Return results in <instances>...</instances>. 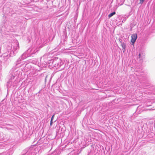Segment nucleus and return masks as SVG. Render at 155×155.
<instances>
[{
    "label": "nucleus",
    "mask_w": 155,
    "mask_h": 155,
    "mask_svg": "<svg viewBox=\"0 0 155 155\" xmlns=\"http://www.w3.org/2000/svg\"><path fill=\"white\" fill-rule=\"evenodd\" d=\"M35 150L31 147L26 148L24 150L21 155H36Z\"/></svg>",
    "instance_id": "nucleus-1"
},
{
    "label": "nucleus",
    "mask_w": 155,
    "mask_h": 155,
    "mask_svg": "<svg viewBox=\"0 0 155 155\" xmlns=\"http://www.w3.org/2000/svg\"><path fill=\"white\" fill-rule=\"evenodd\" d=\"M36 46L32 47L31 48H29L26 52V54H29L27 56H30L31 54H32L35 53L38 51Z\"/></svg>",
    "instance_id": "nucleus-2"
},
{
    "label": "nucleus",
    "mask_w": 155,
    "mask_h": 155,
    "mask_svg": "<svg viewBox=\"0 0 155 155\" xmlns=\"http://www.w3.org/2000/svg\"><path fill=\"white\" fill-rule=\"evenodd\" d=\"M48 67L50 69L52 68H54L55 69V65L56 63H57V61L55 60H51L49 61L48 62Z\"/></svg>",
    "instance_id": "nucleus-3"
},
{
    "label": "nucleus",
    "mask_w": 155,
    "mask_h": 155,
    "mask_svg": "<svg viewBox=\"0 0 155 155\" xmlns=\"http://www.w3.org/2000/svg\"><path fill=\"white\" fill-rule=\"evenodd\" d=\"M57 63L55 65V68L57 69L60 68L63 64V62L60 59H58L56 60Z\"/></svg>",
    "instance_id": "nucleus-4"
},
{
    "label": "nucleus",
    "mask_w": 155,
    "mask_h": 155,
    "mask_svg": "<svg viewBox=\"0 0 155 155\" xmlns=\"http://www.w3.org/2000/svg\"><path fill=\"white\" fill-rule=\"evenodd\" d=\"M137 38V35L136 34H134L132 35L131 36V42L132 43V44H134L136 39Z\"/></svg>",
    "instance_id": "nucleus-5"
},
{
    "label": "nucleus",
    "mask_w": 155,
    "mask_h": 155,
    "mask_svg": "<svg viewBox=\"0 0 155 155\" xmlns=\"http://www.w3.org/2000/svg\"><path fill=\"white\" fill-rule=\"evenodd\" d=\"M120 100L119 99H115L114 100H113L111 103H110V104H114V103L117 104L119 103V101H120Z\"/></svg>",
    "instance_id": "nucleus-6"
},
{
    "label": "nucleus",
    "mask_w": 155,
    "mask_h": 155,
    "mask_svg": "<svg viewBox=\"0 0 155 155\" xmlns=\"http://www.w3.org/2000/svg\"><path fill=\"white\" fill-rule=\"evenodd\" d=\"M121 45L123 48L122 50L123 52H124L126 51V45L125 43L124 42H121Z\"/></svg>",
    "instance_id": "nucleus-7"
},
{
    "label": "nucleus",
    "mask_w": 155,
    "mask_h": 155,
    "mask_svg": "<svg viewBox=\"0 0 155 155\" xmlns=\"http://www.w3.org/2000/svg\"><path fill=\"white\" fill-rule=\"evenodd\" d=\"M14 151L13 149H10L8 152V153L9 155H12V154L13 153Z\"/></svg>",
    "instance_id": "nucleus-8"
},
{
    "label": "nucleus",
    "mask_w": 155,
    "mask_h": 155,
    "mask_svg": "<svg viewBox=\"0 0 155 155\" xmlns=\"http://www.w3.org/2000/svg\"><path fill=\"white\" fill-rule=\"evenodd\" d=\"M116 14V12H114L112 13H110V14H109V15H108V17L109 18H110V17H111L112 16L114 15L115 14Z\"/></svg>",
    "instance_id": "nucleus-9"
},
{
    "label": "nucleus",
    "mask_w": 155,
    "mask_h": 155,
    "mask_svg": "<svg viewBox=\"0 0 155 155\" xmlns=\"http://www.w3.org/2000/svg\"><path fill=\"white\" fill-rule=\"evenodd\" d=\"M19 48V46L18 44H17L16 45V46L14 48V50H17Z\"/></svg>",
    "instance_id": "nucleus-10"
},
{
    "label": "nucleus",
    "mask_w": 155,
    "mask_h": 155,
    "mask_svg": "<svg viewBox=\"0 0 155 155\" xmlns=\"http://www.w3.org/2000/svg\"><path fill=\"white\" fill-rule=\"evenodd\" d=\"M56 154V151H54V153L51 154H48V155H55Z\"/></svg>",
    "instance_id": "nucleus-11"
},
{
    "label": "nucleus",
    "mask_w": 155,
    "mask_h": 155,
    "mask_svg": "<svg viewBox=\"0 0 155 155\" xmlns=\"http://www.w3.org/2000/svg\"><path fill=\"white\" fill-rule=\"evenodd\" d=\"M145 0H140V3L142 4Z\"/></svg>",
    "instance_id": "nucleus-12"
},
{
    "label": "nucleus",
    "mask_w": 155,
    "mask_h": 155,
    "mask_svg": "<svg viewBox=\"0 0 155 155\" xmlns=\"http://www.w3.org/2000/svg\"><path fill=\"white\" fill-rule=\"evenodd\" d=\"M54 114L53 115H52V116L51 118V120L53 121V118L54 117Z\"/></svg>",
    "instance_id": "nucleus-13"
},
{
    "label": "nucleus",
    "mask_w": 155,
    "mask_h": 155,
    "mask_svg": "<svg viewBox=\"0 0 155 155\" xmlns=\"http://www.w3.org/2000/svg\"><path fill=\"white\" fill-rule=\"evenodd\" d=\"M53 121H52V120H51L50 121V125L51 126L52 124H53Z\"/></svg>",
    "instance_id": "nucleus-14"
},
{
    "label": "nucleus",
    "mask_w": 155,
    "mask_h": 155,
    "mask_svg": "<svg viewBox=\"0 0 155 155\" xmlns=\"http://www.w3.org/2000/svg\"><path fill=\"white\" fill-rule=\"evenodd\" d=\"M139 58H141V54H140L139 55Z\"/></svg>",
    "instance_id": "nucleus-15"
},
{
    "label": "nucleus",
    "mask_w": 155,
    "mask_h": 155,
    "mask_svg": "<svg viewBox=\"0 0 155 155\" xmlns=\"http://www.w3.org/2000/svg\"><path fill=\"white\" fill-rule=\"evenodd\" d=\"M0 140H3V138H2L1 137H0Z\"/></svg>",
    "instance_id": "nucleus-16"
},
{
    "label": "nucleus",
    "mask_w": 155,
    "mask_h": 155,
    "mask_svg": "<svg viewBox=\"0 0 155 155\" xmlns=\"http://www.w3.org/2000/svg\"><path fill=\"white\" fill-rule=\"evenodd\" d=\"M125 21V20H123L122 21V22H124V21Z\"/></svg>",
    "instance_id": "nucleus-17"
},
{
    "label": "nucleus",
    "mask_w": 155,
    "mask_h": 155,
    "mask_svg": "<svg viewBox=\"0 0 155 155\" xmlns=\"http://www.w3.org/2000/svg\"><path fill=\"white\" fill-rule=\"evenodd\" d=\"M128 17H125V18H128Z\"/></svg>",
    "instance_id": "nucleus-18"
},
{
    "label": "nucleus",
    "mask_w": 155,
    "mask_h": 155,
    "mask_svg": "<svg viewBox=\"0 0 155 155\" xmlns=\"http://www.w3.org/2000/svg\"><path fill=\"white\" fill-rule=\"evenodd\" d=\"M24 54H24L23 55H22V57L23 56V55H24Z\"/></svg>",
    "instance_id": "nucleus-19"
}]
</instances>
